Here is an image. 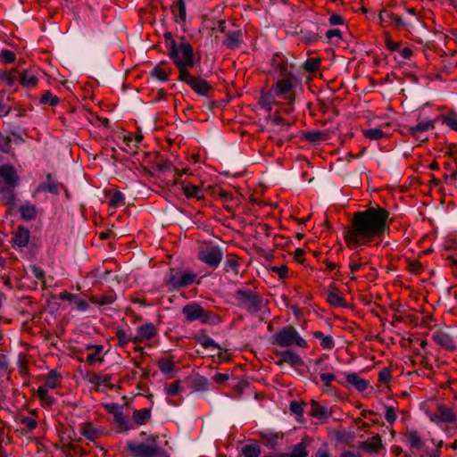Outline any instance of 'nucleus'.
I'll return each instance as SVG.
<instances>
[{"instance_id": "1", "label": "nucleus", "mask_w": 457, "mask_h": 457, "mask_svg": "<svg viewBox=\"0 0 457 457\" xmlns=\"http://www.w3.org/2000/svg\"><path fill=\"white\" fill-rule=\"evenodd\" d=\"M389 212L379 206H370L364 211L353 214L350 225L345 228L344 239L349 249L370 246L378 240V245L386 234L389 233L390 222H387Z\"/></svg>"}, {"instance_id": "2", "label": "nucleus", "mask_w": 457, "mask_h": 457, "mask_svg": "<svg viewBox=\"0 0 457 457\" xmlns=\"http://www.w3.org/2000/svg\"><path fill=\"white\" fill-rule=\"evenodd\" d=\"M167 54L177 67L179 75L188 71L189 67H193L199 62V59H195L193 46L184 37H181L179 42L172 41Z\"/></svg>"}, {"instance_id": "3", "label": "nucleus", "mask_w": 457, "mask_h": 457, "mask_svg": "<svg viewBox=\"0 0 457 457\" xmlns=\"http://www.w3.org/2000/svg\"><path fill=\"white\" fill-rule=\"evenodd\" d=\"M235 305L247 311L251 314H256L264 306L262 296L256 290L240 287L233 293Z\"/></svg>"}, {"instance_id": "4", "label": "nucleus", "mask_w": 457, "mask_h": 457, "mask_svg": "<svg viewBox=\"0 0 457 457\" xmlns=\"http://www.w3.org/2000/svg\"><path fill=\"white\" fill-rule=\"evenodd\" d=\"M270 343L273 345L285 348L298 346L307 349L309 347L307 341L300 336L296 328L292 325L285 326L276 332L271 337Z\"/></svg>"}, {"instance_id": "5", "label": "nucleus", "mask_w": 457, "mask_h": 457, "mask_svg": "<svg viewBox=\"0 0 457 457\" xmlns=\"http://www.w3.org/2000/svg\"><path fill=\"white\" fill-rule=\"evenodd\" d=\"M298 79L296 77L295 79L278 78V79L275 80L271 86L272 94L286 102V105L287 107V112L293 111V106L296 98L295 88Z\"/></svg>"}, {"instance_id": "6", "label": "nucleus", "mask_w": 457, "mask_h": 457, "mask_svg": "<svg viewBox=\"0 0 457 457\" xmlns=\"http://www.w3.org/2000/svg\"><path fill=\"white\" fill-rule=\"evenodd\" d=\"M0 182L3 187H0V195L12 202L14 199L13 189L20 183V177L17 170L11 163L0 165Z\"/></svg>"}, {"instance_id": "7", "label": "nucleus", "mask_w": 457, "mask_h": 457, "mask_svg": "<svg viewBox=\"0 0 457 457\" xmlns=\"http://www.w3.org/2000/svg\"><path fill=\"white\" fill-rule=\"evenodd\" d=\"M159 436L154 434L148 436L146 443H136L129 441L126 448L132 457H158L162 452L158 445Z\"/></svg>"}, {"instance_id": "8", "label": "nucleus", "mask_w": 457, "mask_h": 457, "mask_svg": "<svg viewBox=\"0 0 457 457\" xmlns=\"http://www.w3.org/2000/svg\"><path fill=\"white\" fill-rule=\"evenodd\" d=\"M182 313L189 322L200 320L202 323L214 324L218 321V317L210 311L204 310L200 304L191 303L182 308Z\"/></svg>"}, {"instance_id": "9", "label": "nucleus", "mask_w": 457, "mask_h": 457, "mask_svg": "<svg viewBox=\"0 0 457 457\" xmlns=\"http://www.w3.org/2000/svg\"><path fill=\"white\" fill-rule=\"evenodd\" d=\"M295 66L288 62V60L280 54H275L271 60L270 75L274 80L278 78L295 79L296 76L294 73Z\"/></svg>"}, {"instance_id": "10", "label": "nucleus", "mask_w": 457, "mask_h": 457, "mask_svg": "<svg viewBox=\"0 0 457 457\" xmlns=\"http://www.w3.org/2000/svg\"><path fill=\"white\" fill-rule=\"evenodd\" d=\"M178 80L186 83L195 94L201 96H209L213 91L212 86L205 79L193 76L189 71L179 75Z\"/></svg>"}, {"instance_id": "11", "label": "nucleus", "mask_w": 457, "mask_h": 457, "mask_svg": "<svg viewBox=\"0 0 457 457\" xmlns=\"http://www.w3.org/2000/svg\"><path fill=\"white\" fill-rule=\"evenodd\" d=\"M63 190L66 195H69L66 187L59 182L51 173H46L45 180L41 181L37 187L34 189L32 196L34 198L40 197V195L46 192H49L53 195H59Z\"/></svg>"}, {"instance_id": "12", "label": "nucleus", "mask_w": 457, "mask_h": 457, "mask_svg": "<svg viewBox=\"0 0 457 457\" xmlns=\"http://www.w3.org/2000/svg\"><path fill=\"white\" fill-rule=\"evenodd\" d=\"M197 257L199 261L215 269L220 264L223 253L219 246L207 245L198 251Z\"/></svg>"}, {"instance_id": "13", "label": "nucleus", "mask_w": 457, "mask_h": 457, "mask_svg": "<svg viewBox=\"0 0 457 457\" xmlns=\"http://www.w3.org/2000/svg\"><path fill=\"white\" fill-rule=\"evenodd\" d=\"M403 441L409 445L410 450L412 453H420L422 456L426 445L421 433L413 428H407L403 433Z\"/></svg>"}, {"instance_id": "14", "label": "nucleus", "mask_w": 457, "mask_h": 457, "mask_svg": "<svg viewBox=\"0 0 457 457\" xmlns=\"http://www.w3.org/2000/svg\"><path fill=\"white\" fill-rule=\"evenodd\" d=\"M0 81L9 87L20 84L23 87L29 86L26 70L20 71L18 69H12L9 71H0Z\"/></svg>"}, {"instance_id": "15", "label": "nucleus", "mask_w": 457, "mask_h": 457, "mask_svg": "<svg viewBox=\"0 0 457 457\" xmlns=\"http://www.w3.org/2000/svg\"><path fill=\"white\" fill-rule=\"evenodd\" d=\"M274 353L279 358L275 362L278 366H283L287 363L293 368H298L304 365L302 357L292 350L276 351Z\"/></svg>"}, {"instance_id": "16", "label": "nucleus", "mask_w": 457, "mask_h": 457, "mask_svg": "<svg viewBox=\"0 0 457 457\" xmlns=\"http://www.w3.org/2000/svg\"><path fill=\"white\" fill-rule=\"evenodd\" d=\"M455 413L452 408L438 403L436 411L430 416V420L433 422L452 423L455 421Z\"/></svg>"}, {"instance_id": "17", "label": "nucleus", "mask_w": 457, "mask_h": 457, "mask_svg": "<svg viewBox=\"0 0 457 457\" xmlns=\"http://www.w3.org/2000/svg\"><path fill=\"white\" fill-rule=\"evenodd\" d=\"M137 336L133 338L134 343H142L145 340H151L158 334L157 328L153 323H145L137 329Z\"/></svg>"}, {"instance_id": "18", "label": "nucleus", "mask_w": 457, "mask_h": 457, "mask_svg": "<svg viewBox=\"0 0 457 457\" xmlns=\"http://www.w3.org/2000/svg\"><path fill=\"white\" fill-rule=\"evenodd\" d=\"M311 410L309 415L319 420H327L332 416V411L327 406L321 405L319 402L312 400L310 403Z\"/></svg>"}, {"instance_id": "19", "label": "nucleus", "mask_w": 457, "mask_h": 457, "mask_svg": "<svg viewBox=\"0 0 457 457\" xmlns=\"http://www.w3.org/2000/svg\"><path fill=\"white\" fill-rule=\"evenodd\" d=\"M117 299L116 293L113 289H109L101 295H95L89 297L91 303L97 306H105L113 303Z\"/></svg>"}, {"instance_id": "20", "label": "nucleus", "mask_w": 457, "mask_h": 457, "mask_svg": "<svg viewBox=\"0 0 457 457\" xmlns=\"http://www.w3.org/2000/svg\"><path fill=\"white\" fill-rule=\"evenodd\" d=\"M311 443L312 438L305 436L301 440L300 443L293 447L290 453H282L281 457H307L308 451L306 449L311 445Z\"/></svg>"}, {"instance_id": "21", "label": "nucleus", "mask_w": 457, "mask_h": 457, "mask_svg": "<svg viewBox=\"0 0 457 457\" xmlns=\"http://www.w3.org/2000/svg\"><path fill=\"white\" fill-rule=\"evenodd\" d=\"M223 45L229 49H237L242 43L243 33L241 29L228 30Z\"/></svg>"}, {"instance_id": "22", "label": "nucleus", "mask_w": 457, "mask_h": 457, "mask_svg": "<svg viewBox=\"0 0 457 457\" xmlns=\"http://www.w3.org/2000/svg\"><path fill=\"white\" fill-rule=\"evenodd\" d=\"M13 247H25L29 244V229L25 227L19 226L17 230L13 233L12 238Z\"/></svg>"}, {"instance_id": "23", "label": "nucleus", "mask_w": 457, "mask_h": 457, "mask_svg": "<svg viewBox=\"0 0 457 457\" xmlns=\"http://www.w3.org/2000/svg\"><path fill=\"white\" fill-rule=\"evenodd\" d=\"M432 339L436 344L445 349L453 350L455 348L453 337L444 331L438 330L435 332Z\"/></svg>"}, {"instance_id": "24", "label": "nucleus", "mask_w": 457, "mask_h": 457, "mask_svg": "<svg viewBox=\"0 0 457 457\" xmlns=\"http://www.w3.org/2000/svg\"><path fill=\"white\" fill-rule=\"evenodd\" d=\"M361 448L370 453H378L383 448L381 436L378 434H376L370 439L362 442Z\"/></svg>"}, {"instance_id": "25", "label": "nucleus", "mask_w": 457, "mask_h": 457, "mask_svg": "<svg viewBox=\"0 0 457 457\" xmlns=\"http://www.w3.org/2000/svg\"><path fill=\"white\" fill-rule=\"evenodd\" d=\"M182 191L187 198H195L196 200L204 199L203 188L192 183H183Z\"/></svg>"}, {"instance_id": "26", "label": "nucleus", "mask_w": 457, "mask_h": 457, "mask_svg": "<svg viewBox=\"0 0 457 457\" xmlns=\"http://www.w3.org/2000/svg\"><path fill=\"white\" fill-rule=\"evenodd\" d=\"M171 72L172 69L167 68V62H161L153 69V71H151V75L161 81H167Z\"/></svg>"}, {"instance_id": "27", "label": "nucleus", "mask_w": 457, "mask_h": 457, "mask_svg": "<svg viewBox=\"0 0 457 457\" xmlns=\"http://www.w3.org/2000/svg\"><path fill=\"white\" fill-rule=\"evenodd\" d=\"M379 19L384 22H389L391 25H393L394 27H395L397 29H400L401 27L403 26V21L402 17L395 14L392 12L386 11V10H383L379 13Z\"/></svg>"}, {"instance_id": "28", "label": "nucleus", "mask_w": 457, "mask_h": 457, "mask_svg": "<svg viewBox=\"0 0 457 457\" xmlns=\"http://www.w3.org/2000/svg\"><path fill=\"white\" fill-rule=\"evenodd\" d=\"M80 427V434L89 440H96L102 435L101 431L90 422L82 423Z\"/></svg>"}, {"instance_id": "29", "label": "nucleus", "mask_w": 457, "mask_h": 457, "mask_svg": "<svg viewBox=\"0 0 457 457\" xmlns=\"http://www.w3.org/2000/svg\"><path fill=\"white\" fill-rule=\"evenodd\" d=\"M179 273L175 269H170L169 273L166 275L163 284L170 291L179 290V287L177 286L179 281Z\"/></svg>"}, {"instance_id": "30", "label": "nucleus", "mask_w": 457, "mask_h": 457, "mask_svg": "<svg viewBox=\"0 0 457 457\" xmlns=\"http://www.w3.org/2000/svg\"><path fill=\"white\" fill-rule=\"evenodd\" d=\"M240 262L239 257L234 253H228L224 262V270L226 272L233 271L234 274L239 273Z\"/></svg>"}, {"instance_id": "31", "label": "nucleus", "mask_w": 457, "mask_h": 457, "mask_svg": "<svg viewBox=\"0 0 457 457\" xmlns=\"http://www.w3.org/2000/svg\"><path fill=\"white\" fill-rule=\"evenodd\" d=\"M434 129V123L433 121L431 120H428V121H421V122H419L416 126H411L408 128V131L409 133L417 137V138H420L419 135L425 132V131H428L429 129Z\"/></svg>"}, {"instance_id": "32", "label": "nucleus", "mask_w": 457, "mask_h": 457, "mask_svg": "<svg viewBox=\"0 0 457 457\" xmlns=\"http://www.w3.org/2000/svg\"><path fill=\"white\" fill-rule=\"evenodd\" d=\"M346 382L353 385L359 392H363L368 387V381L360 378L356 373L348 374Z\"/></svg>"}, {"instance_id": "33", "label": "nucleus", "mask_w": 457, "mask_h": 457, "mask_svg": "<svg viewBox=\"0 0 457 457\" xmlns=\"http://www.w3.org/2000/svg\"><path fill=\"white\" fill-rule=\"evenodd\" d=\"M260 436L264 440V445L270 449H273L278 445V441L283 438L281 433H264L261 432Z\"/></svg>"}, {"instance_id": "34", "label": "nucleus", "mask_w": 457, "mask_h": 457, "mask_svg": "<svg viewBox=\"0 0 457 457\" xmlns=\"http://www.w3.org/2000/svg\"><path fill=\"white\" fill-rule=\"evenodd\" d=\"M132 418L136 424L145 425L151 418V410L147 408L135 410Z\"/></svg>"}, {"instance_id": "35", "label": "nucleus", "mask_w": 457, "mask_h": 457, "mask_svg": "<svg viewBox=\"0 0 457 457\" xmlns=\"http://www.w3.org/2000/svg\"><path fill=\"white\" fill-rule=\"evenodd\" d=\"M312 337L320 340V346L323 349L330 350L335 347V342L331 336H326L323 332L318 330L312 332Z\"/></svg>"}, {"instance_id": "36", "label": "nucleus", "mask_w": 457, "mask_h": 457, "mask_svg": "<svg viewBox=\"0 0 457 457\" xmlns=\"http://www.w3.org/2000/svg\"><path fill=\"white\" fill-rule=\"evenodd\" d=\"M196 278V274L187 270L180 271L179 273V281L178 282V285L180 288L187 287L190 285H192Z\"/></svg>"}, {"instance_id": "37", "label": "nucleus", "mask_w": 457, "mask_h": 457, "mask_svg": "<svg viewBox=\"0 0 457 457\" xmlns=\"http://www.w3.org/2000/svg\"><path fill=\"white\" fill-rule=\"evenodd\" d=\"M61 375L55 370H52L48 372L45 386L49 388H56L61 384Z\"/></svg>"}, {"instance_id": "38", "label": "nucleus", "mask_w": 457, "mask_h": 457, "mask_svg": "<svg viewBox=\"0 0 457 457\" xmlns=\"http://www.w3.org/2000/svg\"><path fill=\"white\" fill-rule=\"evenodd\" d=\"M38 103L41 105L56 106L60 103V99L50 91H46L39 98Z\"/></svg>"}, {"instance_id": "39", "label": "nucleus", "mask_w": 457, "mask_h": 457, "mask_svg": "<svg viewBox=\"0 0 457 457\" xmlns=\"http://www.w3.org/2000/svg\"><path fill=\"white\" fill-rule=\"evenodd\" d=\"M94 347V353L87 355L86 361L89 365H93L96 362L101 363L104 361V357L101 356V353L104 350L103 345H96Z\"/></svg>"}, {"instance_id": "40", "label": "nucleus", "mask_w": 457, "mask_h": 457, "mask_svg": "<svg viewBox=\"0 0 457 457\" xmlns=\"http://www.w3.org/2000/svg\"><path fill=\"white\" fill-rule=\"evenodd\" d=\"M241 453L245 457H259L262 450L258 445H245Z\"/></svg>"}, {"instance_id": "41", "label": "nucleus", "mask_w": 457, "mask_h": 457, "mask_svg": "<svg viewBox=\"0 0 457 457\" xmlns=\"http://www.w3.org/2000/svg\"><path fill=\"white\" fill-rule=\"evenodd\" d=\"M328 302L336 307H341L345 305V300L337 291H329L328 294Z\"/></svg>"}, {"instance_id": "42", "label": "nucleus", "mask_w": 457, "mask_h": 457, "mask_svg": "<svg viewBox=\"0 0 457 457\" xmlns=\"http://www.w3.org/2000/svg\"><path fill=\"white\" fill-rule=\"evenodd\" d=\"M442 121L451 129L457 131V112H450L442 117Z\"/></svg>"}, {"instance_id": "43", "label": "nucleus", "mask_w": 457, "mask_h": 457, "mask_svg": "<svg viewBox=\"0 0 457 457\" xmlns=\"http://www.w3.org/2000/svg\"><path fill=\"white\" fill-rule=\"evenodd\" d=\"M274 97L275 95L272 94V89L270 88V92L261 96L260 104L263 108H266L267 110L270 111L272 109V105L276 103Z\"/></svg>"}, {"instance_id": "44", "label": "nucleus", "mask_w": 457, "mask_h": 457, "mask_svg": "<svg viewBox=\"0 0 457 457\" xmlns=\"http://www.w3.org/2000/svg\"><path fill=\"white\" fill-rule=\"evenodd\" d=\"M361 257L359 256V254L357 253H354L353 254H352V256L350 257V262H349V269L351 270L352 272H356L358 270H360L367 262H361Z\"/></svg>"}, {"instance_id": "45", "label": "nucleus", "mask_w": 457, "mask_h": 457, "mask_svg": "<svg viewBox=\"0 0 457 457\" xmlns=\"http://www.w3.org/2000/svg\"><path fill=\"white\" fill-rule=\"evenodd\" d=\"M157 365L159 370L164 374L171 372L175 367L174 361L170 358H162L159 360Z\"/></svg>"}, {"instance_id": "46", "label": "nucleus", "mask_w": 457, "mask_h": 457, "mask_svg": "<svg viewBox=\"0 0 457 457\" xmlns=\"http://www.w3.org/2000/svg\"><path fill=\"white\" fill-rule=\"evenodd\" d=\"M363 136L370 140H378L386 137L384 131L378 128L363 130Z\"/></svg>"}, {"instance_id": "47", "label": "nucleus", "mask_w": 457, "mask_h": 457, "mask_svg": "<svg viewBox=\"0 0 457 457\" xmlns=\"http://www.w3.org/2000/svg\"><path fill=\"white\" fill-rule=\"evenodd\" d=\"M197 342L205 349L214 348L220 349V346L210 337L203 335L197 337Z\"/></svg>"}, {"instance_id": "48", "label": "nucleus", "mask_w": 457, "mask_h": 457, "mask_svg": "<svg viewBox=\"0 0 457 457\" xmlns=\"http://www.w3.org/2000/svg\"><path fill=\"white\" fill-rule=\"evenodd\" d=\"M115 336L118 339V345L124 347L129 342H133V338L129 336L123 328H117Z\"/></svg>"}, {"instance_id": "49", "label": "nucleus", "mask_w": 457, "mask_h": 457, "mask_svg": "<svg viewBox=\"0 0 457 457\" xmlns=\"http://www.w3.org/2000/svg\"><path fill=\"white\" fill-rule=\"evenodd\" d=\"M303 137L306 141L310 143H318L320 141L326 139L324 133L319 130L306 132Z\"/></svg>"}, {"instance_id": "50", "label": "nucleus", "mask_w": 457, "mask_h": 457, "mask_svg": "<svg viewBox=\"0 0 457 457\" xmlns=\"http://www.w3.org/2000/svg\"><path fill=\"white\" fill-rule=\"evenodd\" d=\"M179 11V16L182 21H186L187 12H186V3L185 0H177L175 4L170 6L171 12L174 13L175 9Z\"/></svg>"}, {"instance_id": "51", "label": "nucleus", "mask_w": 457, "mask_h": 457, "mask_svg": "<svg viewBox=\"0 0 457 457\" xmlns=\"http://www.w3.org/2000/svg\"><path fill=\"white\" fill-rule=\"evenodd\" d=\"M125 198L121 192L116 191L110 198L108 204L111 208H117L118 206L124 205Z\"/></svg>"}, {"instance_id": "52", "label": "nucleus", "mask_w": 457, "mask_h": 457, "mask_svg": "<svg viewBox=\"0 0 457 457\" xmlns=\"http://www.w3.org/2000/svg\"><path fill=\"white\" fill-rule=\"evenodd\" d=\"M320 66V60L319 58L311 57L304 62L303 68L308 72H315Z\"/></svg>"}, {"instance_id": "53", "label": "nucleus", "mask_w": 457, "mask_h": 457, "mask_svg": "<svg viewBox=\"0 0 457 457\" xmlns=\"http://www.w3.org/2000/svg\"><path fill=\"white\" fill-rule=\"evenodd\" d=\"M15 54L8 49H3L0 52V62L3 63H12L15 61Z\"/></svg>"}, {"instance_id": "54", "label": "nucleus", "mask_w": 457, "mask_h": 457, "mask_svg": "<svg viewBox=\"0 0 457 457\" xmlns=\"http://www.w3.org/2000/svg\"><path fill=\"white\" fill-rule=\"evenodd\" d=\"M114 422L117 424V426L120 428L121 431H128L132 428V426L129 425V422L124 418L122 412L114 417Z\"/></svg>"}, {"instance_id": "55", "label": "nucleus", "mask_w": 457, "mask_h": 457, "mask_svg": "<svg viewBox=\"0 0 457 457\" xmlns=\"http://www.w3.org/2000/svg\"><path fill=\"white\" fill-rule=\"evenodd\" d=\"M32 271H33L34 276L36 277V278L39 280L41 288L42 289H46V274H45V271L41 268L37 267V266H34L32 268Z\"/></svg>"}, {"instance_id": "56", "label": "nucleus", "mask_w": 457, "mask_h": 457, "mask_svg": "<svg viewBox=\"0 0 457 457\" xmlns=\"http://www.w3.org/2000/svg\"><path fill=\"white\" fill-rule=\"evenodd\" d=\"M180 389H181L180 388V381L176 380L165 387V393L169 396H173V395H176L177 394H179Z\"/></svg>"}, {"instance_id": "57", "label": "nucleus", "mask_w": 457, "mask_h": 457, "mask_svg": "<svg viewBox=\"0 0 457 457\" xmlns=\"http://www.w3.org/2000/svg\"><path fill=\"white\" fill-rule=\"evenodd\" d=\"M385 419L389 424H394L397 419L396 408L394 406H386Z\"/></svg>"}, {"instance_id": "58", "label": "nucleus", "mask_w": 457, "mask_h": 457, "mask_svg": "<svg viewBox=\"0 0 457 457\" xmlns=\"http://www.w3.org/2000/svg\"><path fill=\"white\" fill-rule=\"evenodd\" d=\"M82 448L79 447V445H74L72 443H69V444H66L62 446V453L67 456H71V454H76L78 453L79 451H81Z\"/></svg>"}, {"instance_id": "59", "label": "nucleus", "mask_w": 457, "mask_h": 457, "mask_svg": "<svg viewBox=\"0 0 457 457\" xmlns=\"http://www.w3.org/2000/svg\"><path fill=\"white\" fill-rule=\"evenodd\" d=\"M289 409L295 415H297L299 417H303V414L304 411L303 403L294 400L290 403Z\"/></svg>"}, {"instance_id": "60", "label": "nucleus", "mask_w": 457, "mask_h": 457, "mask_svg": "<svg viewBox=\"0 0 457 457\" xmlns=\"http://www.w3.org/2000/svg\"><path fill=\"white\" fill-rule=\"evenodd\" d=\"M47 394V386H42L37 389V395L41 401L42 405L44 406H51L54 404V400H44V395Z\"/></svg>"}, {"instance_id": "61", "label": "nucleus", "mask_w": 457, "mask_h": 457, "mask_svg": "<svg viewBox=\"0 0 457 457\" xmlns=\"http://www.w3.org/2000/svg\"><path fill=\"white\" fill-rule=\"evenodd\" d=\"M391 369L389 367L384 368L378 373V381L383 384H387L391 381Z\"/></svg>"}, {"instance_id": "62", "label": "nucleus", "mask_w": 457, "mask_h": 457, "mask_svg": "<svg viewBox=\"0 0 457 457\" xmlns=\"http://www.w3.org/2000/svg\"><path fill=\"white\" fill-rule=\"evenodd\" d=\"M19 362L20 372L23 375L29 374V361L27 360V355L25 353H21L19 355Z\"/></svg>"}, {"instance_id": "63", "label": "nucleus", "mask_w": 457, "mask_h": 457, "mask_svg": "<svg viewBox=\"0 0 457 457\" xmlns=\"http://www.w3.org/2000/svg\"><path fill=\"white\" fill-rule=\"evenodd\" d=\"M408 270L413 274H420L424 267L419 261H412L409 262Z\"/></svg>"}, {"instance_id": "64", "label": "nucleus", "mask_w": 457, "mask_h": 457, "mask_svg": "<svg viewBox=\"0 0 457 457\" xmlns=\"http://www.w3.org/2000/svg\"><path fill=\"white\" fill-rule=\"evenodd\" d=\"M104 409L108 413L112 414L113 418L116 417V415H119L122 412L120 410V406L118 403H107L104 405Z\"/></svg>"}]
</instances>
